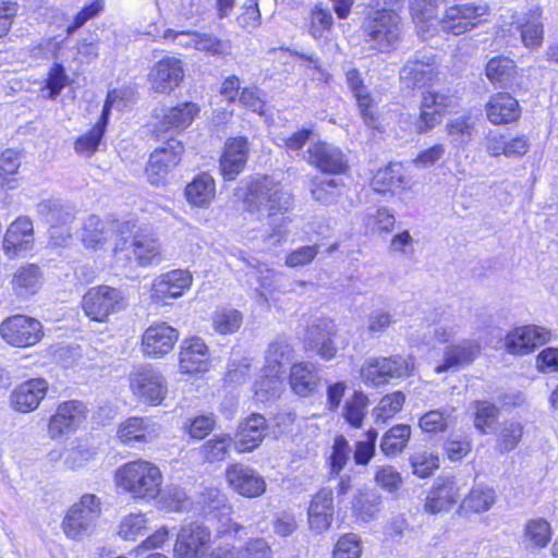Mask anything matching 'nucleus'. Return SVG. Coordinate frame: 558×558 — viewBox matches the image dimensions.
<instances>
[{
	"label": "nucleus",
	"instance_id": "393cba45",
	"mask_svg": "<svg viewBox=\"0 0 558 558\" xmlns=\"http://www.w3.org/2000/svg\"><path fill=\"white\" fill-rule=\"evenodd\" d=\"M34 229L33 222L25 217L13 221L3 239V251L10 257L19 256L33 247Z\"/></svg>",
	"mask_w": 558,
	"mask_h": 558
},
{
	"label": "nucleus",
	"instance_id": "b1692460",
	"mask_svg": "<svg viewBox=\"0 0 558 558\" xmlns=\"http://www.w3.org/2000/svg\"><path fill=\"white\" fill-rule=\"evenodd\" d=\"M307 160L322 172L339 174L348 169L343 153L335 145L318 142L307 150Z\"/></svg>",
	"mask_w": 558,
	"mask_h": 558
},
{
	"label": "nucleus",
	"instance_id": "58836bf2",
	"mask_svg": "<svg viewBox=\"0 0 558 558\" xmlns=\"http://www.w3.org/2000/svg\"><path fill=\"white\" fill-rule=\"evenodd\" d=\"M293 350L286 338L278 337L268 344L265 354V371L282 373L284 364L292 359Z\"/></svg>",
	"mask_w": 558,
	"mask_h": 558
},
{
	"label": "nucleus",
	"instance_id": "cd10ccee",
	"mask_svg": "<svg viewBox=\"0 0 558 558\" xmlns=\"http://www.w3.org/2000/svg\"><path fill=\"white\" fill-rule=\"evenodd\" d=\"M192 275L187 270L174 269L168 271L153 282L151 295L156 300L166 298H179L190 289Z\"/></svg>",
	"mask_w": 558,
	"mask_h": 558
},
{
	"label": "nucleus",
	"instance_id": "20e7f679",
	"mask_svg": "<svg viewBox=\"0 0 558 558\" xmlns=\"http://www.w3.org/2000/svg\"><path fill=\"white\" fill-rule=\"evenodd\" d=\"M101 499L95 494H84L65 512L61 529L72 541H82L90 535L101 515Z\"/></svg>",
	"mask_w": 558,
	"mask_h": 558
},
{
	"label": "nucleus",
	"instance_id": "bf43d9fd",
	"mask_svg": "<svg viewBox=\"0 0 558 558\" xmlns=\"http://www.w3.org/2000/svg\"><path fill=\"white\" fill-rule=\"evenodd\" d=\"M523 434V426L519 422H505L498 435V447L501 452L513 450L520 442Z\"/></svg>",
	"mask_w": 558,
	"mask_h": 558
},
{
	"label": "nucleus",
	"instance_id": "4468645a",
	"mask_svg": "<svg viewBox=\"0 0 558 558\" xmlns=\"http://www.w3.org/2000/svg\"><path fill=\"white\" fill-rule=\"evenodd\" d=\"M463 486L454 477L438 478L427 492L424 511L429 514L449 511L460 499Z\"/></svg>",
	"mask_w": 558,
	"mask_h": 558
},
{
	"label": "nucleus",
	"instance_id": "680f3d73",
	"mask_svg": "<svg viewBox=\"0 0 558 558\" xmlns=\"http://www.w3.org/2000/svg\"><path fill=\"white\" fill-rule=\"evenodd\" d=\"M147 521L143 513L125 515L119 525V535L126 541H134L146 530Z\"/></svg>",
	"mask_w": 558,
	"mask_h": 558
},
{
	"label": "nucleus",
	"instance_id": "13d9d810",
	"mask_svg": "<svg viewBox=\"0 0 558 558\" xmlns=\"http://www.w3.org/2000/svg\"><path fill=\"white\" fill-rule=\"evenodd\" d=\"M413 473L418 477H428L439 466L438 456L429 451H418L411 456Z\"/></svg>",
	"mask_w": 558,
	"mask_h": 558
},
{
	"label": "nucleus",
	"instance_id": "2eb2a0df",
	"mask_svg": "<svg viewBox=\"0 0 558 558\" xmlns=\"http://www.w3.org/2000/svg\"><path fill=\"white\" fill-rule=\"evenodd\" d=\"M184 78L182 61L166 57L157 61L148 73V83L155 93L170 94Z\"/></svg>",
	"mask_w": 558,
	"mask_h": 558
},
{
	"label": "nucleus",
	"instance_id": "338daca9",
	"mask_svg": "<svg viewBox=\"0 0 558 558\" xmlns=\"http://www.w3.org/2000/svg\"><path fill=\"white\" fill-rule=\"evenodd\" d=\"M215 423L213 415H199L189 418L184 423L183 429L194 439H204L214 429Z\"/></svg>",
	"mask_w": 558,
	"mask_h": 558
},
{
	"label": "nucleus",
	"instance_id": "c9c22d12",
	"mask_svg": "<svg viewBox=\"0 0 558 558\" xmlns=\"http://www.w3.org/2000/svg\"><path fill=\"white\" fill-rule=\"evenodd\" d=\"M400 78L408 85L424 86L438 81V72L428 63L408 61L400 70Z\"/></svg>",
	"mask_w": 558,
	"mask_h": 558
},
{
	"label": "nucleus",
	"instance_id": "c756f323",
	"mask_svg": "<svg viewBox=\"0 0 558 558\" xmlns=\"http://www.w3.org/2000/svg\"><path fill=\"white\" fill-rule=\"evenodd\" d=\"M117 98V90L108 93L104 110L98 122L87 134L82 135L76 140L74 148L77 154L85 157H90L97 150L106 131L108 114Z\"/></svg>",
	"mask_w": 558,
	"mask_h": 558
},
{
	"label": "nucleus",
	"instance_id": "412c9836",
	"mask_svg": "<svg viewBox=\"0 0 558 558\" xmlns=\"http://www.w3.org/2000/svg\"><path fill=\"white\" fill-rule=\"evenodd\" d=\"M181 373H206L210 368L209 350L203 339L194 337L185 339L179 354Z\"/></svg>",
	"mask_w": 558,
	"mask_h": 558
},
{
	"label": "nucleus",
	"instance_id": "4be33fe9",
	"mask_svg": "<svg viewBox=\"0 0 558 558\" xmlns=\"http://www.w3.org/2000/svg\"><path fill=\"white\" fill-rule=\"evenodd\" d=\"M335 514L332 490L319 489L311 499L307 508V521L310 529L320 534L327 531L332 523Z\"/></svg>",
	"mask_w": 558,
	"mask_h": 558
},
{
	"label": "nucleus",
	"instance_id": "f8f14e48",
	"mask_svg": "<svg viewBox=\"0 0 558 558\" xmlns=\"http://www.w3.org/2000/svg\"><path fill=\"white\" fill-rule=\"evenodd\" d=\"M0 335L9 344L26 348L41 339L43 326L35 318L14 315L1 323Z\"/></svg>",
	"mask_w": 558,
	"mask_h": 558
},
{
	"label": "nucleus",
	"instance_id": "a18cd8bd",
	"mask_svg": "<svg viewBox=\"0 0 558 558\" xmlns=\"http://www.w3.org/2000/svg\"><path fill=\"white\" fill-rule=\"evenodd\" d=\"M405 402V396L401 391H393L380 398L372 414L376 423H386L399 413Z\"/></svg>",
	"mask_w": 558,
	"mask_h": 558
},
{
	"label": "nucleus",
	"instance_id": "f03ea898",
	"mask_svg": "<svg viewBox=\"0 0 558 558\" xmlns=\"http://www.w3.org/2000/svg\"><path fill=\"white\" fill-rule=\"evenodd\" d=\"M243 206L251 214L267 211L268 223L274 225L276 216L291 206V195L279 183L265 177L248 184Z\"/></svg>",
	"mask_w": 558,
	"mask_h": 558
},
{
	"label": "nucleus",
	"instance_id": "4c0bfd02",
	"mask_svg": "<svg viewBox=\"0 0 558 558\" xmlns=\"http://www.w3.org/2000/svg\"><path fill=\"white\" fill-rule=\"evenodd\" d=\"M215 180L208 173L198 174L185 189V195L190 203L196 206H205L215 196Z\"/></svg>",
	"mask_w": 558,
	"mask_h": 558
},
{
	"label": "nucleus",
	"instance_id": "0e129e2a",
	"mask_svg": "<svg viewBox=\"0 0 558 558\" xmlns=\"http://www.w3.org/2000/svg\"><path fill=\"white\" fill-rule=\"evenodd\" d=\"M332 15L330 11L322 8H315L310 17L308 32L315 39L325 37V34L331 29Z\"/></svg>",
	"mask_w": 558,
	"mask_h": 558
},
{
	"label": "nucleus",
	"instance_id": "a878e982",
	"mask_svg": "<svg viewBox=\"0 0 558 558\" xmlns=\"http://www.w3.org/2000/svg\"><path fill=\"white\" fill-rule=\"evenodd\" d=\"M248 142L245 137L229 140L220 157V172L228 180H234L244 169L248 157Z\"/></svg>",
	"mask_w": 558,
	"mask_h": 558
},
{
	"label": "nucleus",
	"instance_id": "f3484780",
	"mask_svg": "<svg viewBox=\"0 0 558 558\" xmlns=\"http://www.w3.org/2000/svg\"><path fill=\"white\" fill-rule=\"evenodd\" d=\"M49 384L45 378H32L16 385L10 395V405L20 413L35 411L45 399Z\"/></svg>",
	"mask_w": 558,
	"mask_h": 558
},
{
	"label": "nucleus",
	"instance_id": "69168bd1",
	"mask_svg": "<svg viewBox=\"0 0 558 558\" xmlns=\"http://www.w3.org/2000/svg\"><path fill=\"white\" fill-rule=\"evenodd\" d=\"M319 252V245H304L289 252L284 265L290 268L303 267L311 264Z\"/></svg>",
	"mask_w": 558,
	"mask_h": 558
},
{
	"label": "nucleus",
	"instance_id": "dca6fc26",
	"mask_svg": "<svg viewBox=\"0 0 558 558\" xmlns=\"http://www.w3.org/2000/svg\"><path fill=\"white\" fill-rule=\"evenodd\" d=\"M227 482L230 487L241 496L255 498L266 492L265 478L254 469L234 463L226 470Z\"/></svg>",
	"mask_w": 558,
	"mask_h": 558
},
{
	"label": "nucleus",
	"instance_id": "774afa93",
	"mask_svg": "<svg viewBox=\"0 0 558 558\" xmlns=\"http://www.w3.org/2000/svg\"><path fill=\"white\" fill-rule=\"evenodd\" d=\"M339 180H314L311 186V193L315 201L322 204H329L339 192Z\"/></svg>",
	"mask_w": 558,
	"mask_h": 558
},
{
	"label": "nucleus",
	"instance_id": "864d4df0",
	"mask_svg": "<svg viewBox=\"0 0 558 558\" xmlns=\"http://www.w3.org/2000/svg\"><path fill=\"white\" fill-rule=\"evenodd\" d=\"M515 64L509 58L497 57L486 64V76L494 84H504L513 74Z\"/></svg>",
	"mask_w": 558,
	"mask_h": 558
},
{
	"label": "nucleus",
	"instance_id": "de8ad7c7",
	"mask_svg": "<svg viewBox=\"0 0 558 558\" xmlns=\"http://www.w3.org/2000/svg\"><path fill=\"white\" fill-rule=\"evenodd\" d=\"M551 527L545 519H531L526 522L523 539L530 547L544 548L550 541Z\"/></svg>",
	"mask_w": 558,
	"mask_h": 558
},
{
	"label": "nucleus",
	"instance_id": "6ab92c4d",
	"mask_svg": "<svg viewBox=\"0 0 558 558\" xmlns=\"http://www.w3.org/2000/svg\"><path fill=\"white\" fill-rule=\"evenodd\" d=\"M198 112V106L192 101L168 108L156 126L157 136L159 138H171L173 134H178L189 128Z\"/></svg>",
	"mask_w": 558,
	"mask_h": 558
},
{
	"label": "nucleus",
	"instance_id": "ea45409f",
	"mask_svg": "<svg viewBox=\"0 0 558 558\" xmlns=\"http://www.w3.org/2000/svg\"><path fill=\"white\" fill-rule=\"evenodd\" d=\"M37 210L50 226H69L74 218L70 206L60 199L43 201Z\"/></svg>",
	"mask_w": 558,
	"mask_h": 558
},
{
	"label": "nucleus",
	"instance_id": "9b49d317",
	"mask_svg": "<svg viewBox=\"0 0 558 558\" xmlns=\"http://www.w3.org/2000/svg\"><path fill=\"white\" fill-rule=\"evenodd\" d=\"M211 532L204 524L189 523L177 534L173 546L174 558H203L209 549Z\"/></svg>",
	"mask_w": 558,
	"mask_h": 558
},
{
	"label": "nucleus",
	"instance_id": "e433bc0d",
	"mask_svg": "<svg viewBox=\"0 0 558 558\" xmlns=\"http://www.w3.org/2000/svg\"><path fill=\"white\" fill-rule=\"evenodd\" d=\"M410 438V425L397 424L383 435L380 450L386 457H396L404 450Z\"/></svg>",
	"mask_w": 558,
	"mask_h": 558
},
{
	"label": "nucleus",
	"instance_id": "72a5a7b5",
	"mask_svg": "<svg viewBox=\"0 0 558 558\" xmlns=\"http://www.w3.org/2000/svg\"><path fill=\"white\" fill-rule=\"evenodd\" d=\"M131 244L134 258L140 266H150L160 263V243L150 234L135 233Z\"/></svg>",
	"mask_w": 558,
	"mask_h": 558
},
{
	"label": "nucleus",
	"instance_id": "aec40b11",
	"mask_svg": "<svg viewBox=\"0 0 558 558\" xmlns=\"http://www.w3.org/2000/svg\"><path fill=\"white\" fill-rule=\"evenodd\" d=\"M86 407L81 401H65L58 405L48 425L52 438L74 432L86 418Z\"/></svg>",
	"mask_w": 558,
	"mask_h": 558
},
{
	"label": "nucleus",
	"instance_id": "a211bd4d",
	"mask_svg": "<svg viewBox=\"0 0 558 558\" xmlns=\"http://www.w3.org/2000/svg\"><path fill=\"white\" fill-rule=\"evenodd\" d=\"M549 340V331L535 325L517 327L505 339L506 350L515 355H525Z\"/></svg>",
	"mask_w": 558,
	"mask_h": 558
},
{
	"label": "nucleus",
	"instance_id": "09e8293b",
	"mask_svg": "<svg viewBox=\"0 0 558 558\" xmlns=\"http://www.w3.org/2000/svg\"><path fill=\"white\" fill-rule=\"evenodd\" d=\"M369 404L368 397L362 391H355L347 399L342 415L347 423L355 428H360L366 416V409Z\"/></svg>",
	"mask_w": 558,
	"mask_h": 558
},
{
	"label": "nucleus",
	"instance_id": "8fccbe9b",
	"mask_svg": "<svg viewBox=\"0 0 558 558\" xmlns=\"http://www.w3.org/2000/svg\"><path fill=\"white\" fill-rule=\"evenodd\" d=\"M279 372H266L263 368V376L255 383V395L262 402L279 397L283 381Z\"/></svg>",
	"mask_w": 558,
	"mask_h": 558
},
{
	"label": "nucleus",
	"instance_id": "f704fd0d",
	"mask_svg": "<svg viewBox=\"0 0 558 558\" xmlns=\"http://www.w3.org/2000/svg\"><path fill=\"white\" fill-rule=\"evenodd\" d=\"M319 376L316 366L308 362L293 364L290 372V385L299 396L313 392L318 384Z\"/></svg>",
	"mask_w": 558,
	"mask_h": 558
},
{
	"label": "nucleus",
	"instance_id": "a19ab883",
	"mask_svg": "<svg viewBox=\"0 0 558 558\" xmlns=\"http://www.w3.org/2000/svg\"><path fill=\"white\" fill-rule=\"evenodd\" d=\"M495 502L496 493L493 488L475 486L462 500L461 509L474 513H482L488 511Z\"/></svg>",
	"mask_w": 558,
	"mask_h": 558
},
{
	"label": "nucleus",
	"instance_id": "6e6552de",
	"mask_svg": "<svg viewBox=\"0 0 558 558\" xmlns=\"http://www.w3.org/2000/svg\"><path fill=\"white\" fill-rule=\"evenodd\" d=\"M129 386L136 400L149 405L161 404L168 393L163 375L148 365L135 367L129 374Z\"/></svg>",
	"mask_w": 558,
	"mask_h": 558
},
{
	"label": "nucleus",
	"instance_id": "5fc2aeb1",
	"mask_svg": "<svg viewBox=\"0 0 558 558\" xmlns=\"http://www.w3.org/2000/svg\"><path fill=\"white\" fill-rule=\"evenodd\" d=\"M474 125L468 117L452 119L447 124V132L450 141L456 146L466 145L473 136Z\"/></svg>",
	"mask_w": 558,
	"mask_h": 558
},
{
	"label": "nucleus",
	"instance_id": "37998d69",
	"mask_svg": "<svg viewBox=\"0 0 558 558\" xmlns=\"http://www.w3.org/2000/svg\"><path fill=\"white\" fill-rule=\"evenodd\" d=\"M538 9L531 11L526 21L520 23L519 29L524 47L535 49L542 46L544 38L543 23Z\"/></svg>",
	"mask_w": 558,
	"mask_h": 558
},
{
	"label": "nucleus",
	"instance_id": "6e6d98bb",
	"mask_svg": "<svg viewBox=\"0 0 558 558\" xmlns=\"http://www.w3.org/2000/svg\"><path fill=\"white\" fill-rule=\"evenodd\" d=\"M40 270L36 265H28L21 268L13 277L15 289H20V293H35L40 282Z\"/></svg>",
	"mask_w": 558,
	"mask_h": 558
},
{
	"label": "nucleus",
	"instance_id": "1a4fd4ad",
	"mask_svg": "<svg viewBox=\"0 0 558 558\" xmlns=\"http://www.w3.org/2000/svg\"><path fill=\"white\" fill-rule=\"evenodd\" d=\"M125 305L122 292L109 286L89 289L82 300L84 313L96 322H105L110 315L123 310Z\"/></svg>",
	"mask_w": 558,
	"mask_h": 558
},
{
	"label": "nucleus",
	"instance_id": "c85d7f7f",
	"mask_svg": "<svg viewBox=\"0 0 558 558\" xmlns=\"http://www.w3.org/2000/svg\"><path fill=\"white\" fill-rule=\"evenodd\" d=\"M160 425L150 418L130 417L118 429V436L124 444L150 442L160 434Z\"/></svg>",
	"mask_w": 558,
	"mask_h": 558
},
{
	"label": "nucleus",
	"instance_id": "9d476101",
	"mask_svg": "<svg viewBox=\"0 0 558 558\" xmlns=\"http://www.w3.org/2000/svg\"><path fill=\"white\" fill-rule=\"evenodd\" d=\"M458 106L457 97L451 94L427 89L422 94L421 113L415 122L418 133H425L437 125L441 118Z\"/></svg>",
	"mask_w": 558,
	"mask_h": 558
},
{
	"label": "nucleus",
	"instance_id": "ddd939ff",
	"mask_svg": "<svg viewBox=\"0 0 558 558\" xmlns=\"http://www.w3.org/2000/svg\"><path fill=\"white\" fill-rule=\"evenodd\" d=\"M184 146L182 142L170 138L162 146L156 148L146 167L148 181L154 185L165 182L168 173L179 163Z\"/></svg>",
	"mask_w": 558,
	"mask_h": 558
},
{
	"label": "nucleus",
	"instance_id": "bb28decb",
	"mask_svg": "<svg viewBox=\"0 0 558 558\" xmlns=\"http://www.w3.org/2000/svg\"><path fill=\"white\" fill-rule=\"evenodd\" d=\"M480 343L473 339H462L447 345L444 350V361L435 367V372L440 374L450 368L469 365L480 354Z\"/></svg>",
	"mask_w": 558,
	"mask_h": 558
},
{
	"label": "nucleus",
	"instance_id": "423d86ee",
	"mask_svg": "<svg viewBox=\"0 0 558 558\" xmlns=\"http://www.w3.org/2000/svg\"><path fill=\"white\" fill-rule=\"evenodd\" d=\"M413 367L411 356H373L362 365L361 378L366 385L378 387L388 384L392 378L410 376Z\"/></svg>",
	"mask_w": 558,
	"mask_h": 558
},
{
	"label": "nucleus",
	"instance_id": "2f4dec72",
	"mask_svg": "<svg viewBox=\"0 0 558 558\" xmlns=\"http://www.w3.org/2000/svg\"><path fill=\"white\" fill-rule=\"evenodd\" d=\"M441 2L442 0H413L411 4L413 19L424 39L432 37L439 29L440 19L435 12Z\"/></svg>",
	"mask_w": 558,
	"mask_h": 558
},
{
	"label": "nucleus",
	"instance_id": "f257e3e1",
	"mask_svg": "<svg viewBox=\"0 0 558 558\" xmlns=\"http://www.w3.org/2000/svg\"><path fill=\"white\" fill-rule=\"evenodd\" d=\"M116 483L134 498L156 499L160 493L162 473L156 464L138 459L117 470Z\"/></svg>",
	"mask_w": 558,
	"mask_h": 558
},
{
	"label": "nucleus",
	"instance_id": "052dcab7",
	"mask_svg": "<svg viewBox=\"0 0 558 558\" xmlns=\"http://www.w3.org/2000/svg\"><path fill=\"white\" fill-rule=\"evenodd\" d=\"M195 49L211 56H222L229 53L231 45L228 40H221L214 34L197 32Z\"/></svg>",
	"mask_w": 558,
	"mask_h": 558
},
{
	"label": "nucleus",
	"instance_id": "c03bdc74",
	"mask_svg": "<svg viewBox=\"0 0 558 558\" xmlns=\"http://www.w3.org/2000/svg\"><path fill=\"white\" fill-rule=\"evenodd\" d=\"M474 427L482 434H489L499 416V408L486 400L474 401Z\"/></svg>",
	"mask_w": 558,
	"mask_h": 558
},
{
	"label": "nucleus",
	"instance_id": "0eeeda50",
	"mask_svg": "<svg viewBox=\"0 0 558 558\" xmlns=\"http://www.w3.org/2000/svg\"><path fill=\"white\" fill-rule=\"evenodd\" d=\"M365 41L380 52L389 51L400 37V17L391 10L376 11L363 24Z\"/></svg>",
	"mask_w": 558,
	"mask_h": 558
},
{
	"label": "nucleus",
	"instance_id": "603ef678",
	"mask_svg": "<svg viewBox=\"0 0 558 558\" xmlns=\"http://www.w3.org/2000/svg\"><path fill=\"white\" fill-rule=\"evenodd\" d=\"M337 332L333 322L328 319H318L314 322L306 330L304 345L306 350H314L328 338L335 337Z\"/></svg>",
	"mask_w": 558,
	"mask_h": 558
},
{
	"label": "nucleus",
	"instance_id": "49530a36",
	"mask_svg": "<svg viewBox=\"0 0 558 558\" xmlns=\"http://www.w3.org/2000/svg\"><path fill=\"white\" fill-rule=\"evenodd\" d=\"M157 506L167 511H184L191 506V501L186 493L177 485H168L163 489L160 488Z\"/></svg>",
	"mask_w": 558,
	"mask_h": 558
},
{
	"label": "nucleus",
	"instance_id": "39448f33",
	"mask_svg": "<svg viewBox=\"0 0 558 558\" xmlns=\"http://www.w3.org/2000/svg\"><path fill=\"white\" fill-rule=\"evenodd\" d=\"M490 7L487 3L464 2L448 7L440 17L439 29L456 36L487 23Z\"/></svg>",
	"mask_w": 558,
	"mask_h": 558
},
{
	"label": "nucleus",
	"instance_id": "e2e57ef3",
	"mask_svg": "<svg viewBox=\"0 0 558 558\" xmlns=\"http://www.w3.org/2000/svg\"><path fill=\"white\" fill-rule=\"evenodd\" d=\"M365 223L372 231L389 233L395 228L396 218L386 207H380L366 215Z\"/></svg>",
	"mask_w": 558,
	"mask_h": 558
},
{
	"label": "nucleus",
	"instance_id": "3c124183",
	"mask_svg": "<svg viewBox=\"0 0 558 558\" xmlns=\"http://www.w3.org/2000/svg\"><path fill=\"white\" fill-rule=\"evenodd\" d=\"M242 322V313L235 308H219L213 315V327L220 335L238 331Z\"/></svg>",
	"mask_w": 558,
	"mask_h": 558
},
{
	"label": "nucleus",
	"instance_id": "4d7b16f0",
	"mask_svg": "<svg viewBox=\"0 0 558 558\" xmlns=\"http://www.w3.org/2000/svg\"><path fill=\"white\" fill-rule=\"evenodd\" d=\"M361 555V538L353 533L340 536L332 551V558H360Z\"/></svg>",
	"mask_w": 558,
	"mask_h": 558
},
{
	"label": "nucleus",
	"instance_id": "79ce46f5",
	"mask_svg": "<svg viewBox=\"0 0 558 558\" xmlns=\"http://www.w3.org/2000/svg\"><path fill=\"white\" fill-rule=\"evenodd\" d=\"M233 444L229 434H218L206 440L198 449L201 457L208 462L225 460Z\"/></svg>",
	"mask_w": 558,
	"mask_h": 558
},
{
	"label": "nucleus",
	"instance_id": "7ed1b4c3",
	"mask_svg": "<svg viewBox=\"0 0 558 558\" xmlns=\"http://www.w3.org/2000/svg\"><path fill=\"white\" fill-rule=\"evenodd\" d=\"M132 229L134 225L129 221H106L92 215L83 223L81 239L86 247L95 250L113 240V253L117 260H120V254L129 250L128 240Z\"/></svg>",
	"mask_w": 558,
	"mask_h": 558
},
{
	"label": "nucleus",
	"instance_id": "473e14b6",
	"mask_svg": "<svg viewBox=\"0 0 558 558\" xmlns=\"http://www.w3.org/2000/svg\"><path fill=\"white\" fill-rule=\"evenodd\" d=\"M266 420L260 414H252L238 430L235 448L240 452H248L259 446L265 437Z\"/></svg>",
	"mask_w": 558,
	"mask_h": 558
},
{
	"label": "nucleus",
	"instance_id": "5701e85b",
	"mask_svg": "<svg viewBox=\"0 0 558 558\" xmlns=\"http://www.w3.org/2000/svg\"><path fill=\"white\" fill-rule=\"evenodd\" d=\"M179 332L166 323L148 327L142 337V348L146 356L161 357L169 353L177 342Z\"/></svg>",
	"mask_w": 558,
	"mask_h": 558
},
{
	"label": "nucleus",
	"instance_id": "7c9ffc66",
	"mask_svg": "<svg viewBox=\"0 0 558 558\" xmlns=\"http://www.w3.org/2000/svg\"><path fill=\"white\" fill-rule=\"evenodd\" d=\"M486 112L493 124H504L515 121L521 110L518 100L510 94L497 93L487 102Z\"/></svg>",
	"mask_w": 558,
	"mask_h": 558
}]
</instances>
